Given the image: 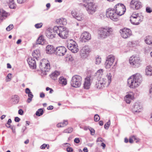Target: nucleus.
<instances>
[{"label": "nucleus", "mask_w": 152, "mask_h": 152, "mask_svg": "<svg viewBox=\"0 0 152 152\" xmlns=\"http://www.w3.org/2000/svg\"><path fill=\"white\" fill-rule=\"evenodd\" d=\"M142 81V77L139 73H136L132 75L128 79V84L131 88L137 87Z\"/></svg>", "instance_id": "nucleus-1"}, {"label": "nucleus", "mask_w": 152, "mask_h": 152, "mask_svg": "<svg viewBox=\"0 0 152 152\" xmlns=\"http://www.w3.org/2000/svg\"><path fill=\"white\" fill-rule=\"evenodd\" d=\"M84 4L83 6L85 7L87 13L90 15L94 14L96 11L97 6L94 0H83Z\"/></svg>", "instance_id": "nucleus-2"}, {"label": "nucleus", "mask_w": 152, "mask_h": 152, "mask_svg": "<svg viewBox=\"0 0 152 152\" xmlns=\"http://www.w3.org/2000/svg\"><path fill=\"white\" fill-rule=\"evenodd\" d=\"M53 31L62 39H66L69 36V30L64 27L56 26L53 28Z\"/></svg>", "instance_id": "nucleus-3"}, {"label": "nucleus", "mask_w": 152, "mask_h": 152, "mask_svg": "<svg viewBox=\"0 0 152 152\" xmlns=\"http://www.w3.org/2000/svg\"><path fill=\"white\" fill-rule=\"evenodd\" d=\"M82 82V78L81 76L78 75H75L72 77L70 82L72 86L75 88H79L81 86Z\"/></svg>", "instance_id": "nucleus-4"}, {"label": "nucleus", "mask_w": 152, "mask_h": 152, "mask_svg": "<svg viewBox=\"0 0 152 152\" xmlns=\"http://www.w3.org/2000/svg\"><path fill=\"white\" fill-rule=\"evenodd\" d=\"M143 16L138 13H133L130 17V21L134 25H138L142 21Z\"/></svg>", "instance_id": "nucleus-5"}, {"label": "nucleus", "mask_w": 152, "mask_h": 152, "mask_svg": "<svg viewBox=\"0 0 152 152\" xmlns=\"http://www.w3.org/2000/svg\"><path fill=\"white\" fill-rule=\"evenodd\" d=\"M113 32V29L110 28H102L98 31V34L100 38L103 39L109 36Z\"/></svg>", "instance_id": "nucleus-6"}, {"label": "nucleus", "mask_w": 152, "mask_h": 152, "mask_svg": "<svg viewBox=\"0 0 152 152\" xmlns=\"http://www.w3.org/2000/svg\"><path fill=\"white\" fill-rule=\"evenodd\" d=\"M39 67L43 72H48L50 69V65L48 60L46 59H44L40 62Z\"/></svg>", "instance_id": "nucleus-7"}, {"label": "nucleus", "mask_w": 152, "mask_h": 152, "mask_svg": "<svg viewBox=\"0 0 152 152\" xmlns=\"http://www.w3.org/2000/svg\"><path fill=\"white\" fill-rule=\"evenodd\" d=\"M142 60L137 56H132L130 57L129 62L131 66L134 68L139 67L141 64Z\"/></svg>", "instance_id": "nucleus-8"}, {"label": "nucleus", "mask_w": 152, "mask_h": 152, "mask_svg": "<svg viewBox=\"0 0 152 152\" xmlns=\"http://www.w3.org/2000/svg\"><path fill=\"white\" fill-rule=\"evenodd\" d=\"M106 15L113 21L118 20V16L114 8H109L106 11Z\"/></svg>", "instance_id": "nucleus-9"}, {"label": "nucleus", "mask_w": 152, "mask_h": 152, "mask_svg": "<svg viewBox=\"0 0 152 152\" xmlns=\"http://www.w3.org/2000/svg\"><path fill=\"white\" fill-rule=\"evenodd\" d=\"M67 47L73 53H76L78 51L77 44L72 39H70L68 42Z\"/></svg>", "instance_id": "nucleus-10"}, {"label": "nucleus", "mask_w": 152, "mask_h": 152, "mask_svg": "<svg viewBox=\"0 0 152 152\" xmlns=\"http://www.w3.org/2000/svg\"><path fill=\"white\" fill-rule=\"evenodd\" d=\"M114 8L118 16L122 15L125 12L126 9L125 6L122 4H117L114 7Z\"/></svg>", "instance_id": "nucleus-11"}, {"label": "nucleus", "mask_w": 152, "mask_h": 152, "mask_svg": "<svg viewBox=\"0 0 152 152\" xmlns=\"http://www.w3.org/2000/svg\"><path fill=\"white\" fill-rule=\"evenodd\" d=\"M115 58V56L112 55H109L107 57L104 64L105 67L106 69H109L113 66Z\"/></svg>", "instance_id": "nucleus-12"}, {"label": "nucleus", "mask_w": 152, "mask_h": 152, "mask_svg": "<svg viewBox=\"0 0 152 152\" xmlns=\"http://www.w3.org/2000/svg\"><path fill=\"white\" fill-rule=\"evenodd\" d=\"M71 14L73 18L78 21H81L84 19V15L82 13H78L75 10H73L71 12Z\"/></svg>", "instance_id": "nucleus-13"}, {"label": "nucleus", "mask_w": 152, "mask_h": 152, "mask_svg": "<svg viewBox=\"0 0 152 152\" xmlns=\"http://www.w3.org/2000/svg\"><path fill=\"white\" fill-rule=\"evenodd\" d=\"M120 32L121 37L126 39L129 37L131 34V31L130 29L124 28L120 31Z\"/></svg>", "instance_id": "nucleus-14"}, {"label": "nucleus", "mask_w": 152, "mask_h": 152, "mask_svg": "<svg viewBox=\"0 0 152 152\" xmlns=\"http://www.w3.org/2000/svg\"><path fill=\"white\" fill-rule=\"evenodd\" d=\"M66 51V48L62 46L57 47L55 50L56 55L60 56H62L65 55Z\"/></svg>", "instance_id": "nucleus-15"}, {"label": "nucleus", "mask_w": 152, "mask_h": 152, "mask_svg": "<svg viewBox=\"0 0 152 152\" xmlns=\"http://www.w3.org/2000/svg\"><path fill=\"white\" fill-rule=\"evenodd\" d=\"M142 110V107L139 102H137L134 103L132 108L133 112L136 114L141 112Z\"/></svg>", "instance_id": "nucleus-16"}, {"label": "nucleus", "mask_w": 152, "mask_h": 152, "mask_svg": "<svg viewBox=\"0 0 152 152\" xmlns=\"http://www.w3.org/2000/svg\"><path fill=\"white\" fill-rule=\"evenodd\" d=\"M131 7L138 10L142 7L141 2L139 0H132L130 3Z\"/></svg>", "instance_id": "nucleus-17"}, {"label": "nucleus", "mask_w": 152, "mask_h": 152, "mask_svg": "<svg viewBox=\"0 0 152 152\" xmlns=\"http://www.w3.org/2000/svg\"><path fill=\"white\" fill-rule=\"evenodd\" d=\"M80 38L82 42H86L91 39V35L88 32H84L81 34Z\"/></svg>", "instance_id": "nucleus-18"}, {"label": "nucleus", "mask_w": 152, "mask_h": 152, "mask_svg": "<svg viewBox=\"0 0 152 152\" xmlns=\"http://www.w3.org/2000/svg\"><path fill=\"white\" fill-rule=\"evenodd\" d=\"M29 67L32 69H35L36 67V62L34 58L32 57H29L27 60Z\"/></svg>", "instance_id": "nucleus-19"}, {"label": "nucleus", "mask_w": 152, "mask_h": 152, "mask_svg": "<svg viewBox=\"0 0 152 152\" xmlns=\"http://www.w3.org/2000/svg\"><path fill=\"white\" fill-rule=\"evenodd\" d=\"M54 32L53 31V29H52L51 28H48L47 29L45 32L46 36L49 39H52L55 37V34H54Z\"/></svg>", "instance_id": "nucleus-20"}, {"label": "nucleus", "mask_w": 152, "mask_h": 152, "mask_svg": "<svg viewBox=\"0 0 152 152\" xmlns=\"http://www.w3.org/2000/svg\"><path fill=\"white\" fill-rule=\"evenodd\" d=\"M107 83V80L105 79H102V80L99 81L96 83L95 86L98 89H101L104 87Z\"/></svg>", "instance_id": "nucleus-21"}, {"label": "nucleus", "mask_w": 152, "mask_h": 152, "mask_svg": "<svg viewBox=\"0 0 152 152\" xmlns=\"http://www.w3.org/2000/svg\"><path fill=\"white\" fill-rule=\"evenodd\" d=\"M89 50L88 46H85L83 47L80 51V55L84 56L85 55H87L88 53Z\"/></svg>", "instance_id": "nucleus-22"}, {"label": "nucleus", "mask_w": 152, "mask_h": 152, "mask_svg": "<svg viewBox=\"0 0 152 152\" xmlns=\"http://www.w3.org/2000/svg\"><path fill=\"white\" fill-rule=\"evenodd\" d=\"M9 15V13L7 12L2 9H0V23L2 21L4 18H6Z\"/></svg>", "instance_id": "nucleus-23"}, {"label": "nucleus", "mask_w": 152, "mask_h": 152, "mask_svg": "<svg viewBox=\"0 0 152 152\" xmlns=\"http://www.w3.org/2000/svg\"><path fill=\"white\" fill-rule=\"evenodd\" d=\"M133 97V96L132 93L130 92L125 96L124 99L127 103L129 104Z\"/></svg>", "instance_id": "nucleus-24"}, {"label": "nucleus", "mask_w": 152, "mask_h": 152, "mask_svg": "<svg viewBox=\"0 0 152 152\" xmlns=\"http://www.w3.org/2000/svg\"><path fill=\"white\" fill-rule=\"evenodd\" d=\"M32 56L33 58H35L37 60H38L40 57L39 50L38 49L34 50L32 53Z\"/></svg>", "instance_id": "nucleus-25"}, {"label": "nucleus", "mask_w": 152, "mask_h": 152, "mask_svg": "<svg viewBox=\"0 0 152 152\" xmlns=\"http://www.w3.org/2000/svg\"><path fill=\"white\" fill-rule=\"evenodd\" d=\"M94 78V76L92 74L88 75L85 79L84 82L90 83L91 84Z\"/></svg>", "instance_id": "nucleus-26"}, {"label": "nucleus", "mask_w": 152, "mask_h": 152, "mask_svg": "<svg viewBox=\"0 0 152 152\" xmlns=\"http://www.w3.org/2000/svg\"><path fill=\"white\" fill-rule=\"evenodd\" d=\"M53 47L51 45H48L46 47V53L48 54H51L54 51Z\"/></svg>", "instance_id": "nucleus-27"}, {"label": "nucleus", "mask_w": 152, "mask_h": 152, "mask_svg": "<svg viewBox=\"0 0 152 152\" xmlns=\"http://www.w3.org/2000/svg\"><path fill=\"white\" fill-rule=\"evenodd\" d=\"M60 75V72L58 71H56L50 75V77L53 80H57L58 77Z\"/></svg>", "instance_id": "nucleus-28"}, {"label": "nucleus", "mask_w": 152, "mask_h": 152, "mask_svg": "<svg viewBox=\"0 0 152 152\" xmlns=\"http://www.w3.org/2000/svg\"><path fill=\"white\" fill-rule=\"evenodd\" d=\"M56 22L59 24L65 25L67 23L66 20L64 18H61L57 19L56 20Z\"/></svg>", "instance_id": "nucleus-29"}, {"label": "nucleus", "mask_w": 152, "mask_h": 152, "mask_svg": "<svg viewBox=\"0 0 152 152\" xmlns=\"http://www.w3.org/2000/svg\"><path fill=\"white\" fill-rule=\"evenodd\" d=\"M46 43V41L44 39L43 37L42 36H40L37 39L36 42V44H40L42 45H45Z\"/></svg>", "instance_id": "nucleus-30"}, {"label": "nucleus", "mask_w": 152, "mask_h": 152, "mask_svg": "<svg viewBox=\"0 0 152 152\" xmlns=\"http://www.w3.org/2000/svg\"><path fill=\"white\" fill-rule=\"evenodd\" d=\"M103 75V70L102 69H100L98 70L95 73V75H93L94 77H96L101 78Z\"/></svg>", "instance_id": "nucleus-31"}, {"label": "nucleus", "mask_w": 152, "mask_h": 152, "mask_svg": "<svg viewBox=\"0 0 152 152\" xmlns=\"http://www.w3.org/2000/svg\"><path fill=\"white\" fill-rule=\"evenodd\" d=\"M144 41L147 44L152 45V37L149 36L146 37Z\"/></svg>", "instance_id": "nucleus-32"}, {"label": "nucleus", "mask_w": 152, "mask_h": 152, "mask_svg": "<svg viewBox=\"0 0 152 152\" xmlns=\"http://www.w3.org/2000/svg\"><path fill=\"white\" fill-rule=\"evenodd\" d=\"M12 102L14 104H17L19 102V97L17 95H14L12 96Z\"/></svg>", "instance_id": "nucleus-33"}, {"label": "nucleus", "mask_w": 152, "mask_h": 152, "mask_svg": "<svg viewBox=\"0 0 152 152\" xmlns=\"http://www.w3.org/2000/svg\"><path fill=\"white\" fill-rule=\"evenodd\" d=\"M146 75L147 76L152 75V68L150 66H148L145 69Z\"/></svg>", "instance_id": "nucleus-34"}, {"label": "nucleus", "mask_w": 152, "mask_h": 152, "mask_svg": "<svg viewBox=\"0 0 152 152\" xmlns=\"http://www.w3.org/2000/svg\"><path fill=\"white\" fill-rule=\"evenodd\" d=\"M68 124V121L67 120H64V122L58 124H57V126L58 127H64L66 126Z\"/></svg>", "instance_id": "nucleus-35"}, {"label": "nucleus", "mask_w": 152, "mask_h": 152, "mask_svg": "<svg viewBox=\"0 0 152 152\" xmlns=\"http://www.w3.org/2000/svg\"><path fill=\"white\" fill-rule=\"evenodd\" d=\"M112 75L111 73L109 72H108L106 76V77L107 78L108 81V84L107 85H109L110 83H111V79L112 77Z\"/></svg>", "instance_id": "nucleus-36"}, {"label": "nucleus", "mask_w": 152, "mask_h": 152, "mask_svg": "<svg viewBox=\"0 0 152 152\" xmlns=\"http://www.w3.org/2000/svg\"><path fill=\"white\" fill-rule=\"evenodd\" d=\"M16 6L14 0H9V6L10 8L15 9L16 8Z\"/></svg>", "instance_id": "nucleus-37"}, {"label": "nucleus", "mask_w": 152, "mask_h": 152, "mask_svg": "<svg viewBox=\"0 0 152 152\" xmlns=\"http://www.w3.org/2000/svg\"><path fill=\"white\" fill-rule=\"evenodd\" d=\"M59 81L60 84L64 85H66L67 83L66 79L63 77L59 78Z\"/></svg>", "instance_id": "nucleus-38"}, {"label": "nucleus", "mask_w": 152, "mask_h": 152, "mask_svg": "<svg viewBox=\"0 0 152 152\" xmlns=\"http://www.w3.org/2000/svg\"><path fill=\"white\" fill-rule=\"evenodd\" d=\"M28 98L27 100V102L28 103H30L32 101V98L33 97V95L32 92L28 94Z\"/></svg>", "instance_id": "nucleus-39"}, {"label": "nucleus", "mask_w": 152, "mask_h": 152, "mask_svg": "<svg viewBox=\"0 0 152 152\" xmlns=\"http://www.w3.org/2000/svg\"><path fill=\"white\" fill-rule=\"evenodd\" d=\"M43 113V111L42 109H39L36 112V115L38 116H40L42 115Z\"/></svg>", "instance_id": "nucleus-40"}, {"label": "nucleus", "mask_w": 152, "mask_h": 152, "mask_svg": "<svg viewBox=\"0 0 152 152\" xmlns=\"http://www.w3.org/2000/svg\"><path fill=\"white\" fill-rule=\"evenodd\" d=\"M101 59L100 57L98 56L96 57L95 61L96 64H99L101 63Z\"/></svg>", "instance_id": "nucleus-41"}, {"label": "nucleus", "mask_w": 152, "mask_h": 152, "mask_svg": "<svg viewBox=\"0 0 152 152\" xmlns=\"http://www.w3.org/2000/svg\"><path fill=\"white\" fill-rule=\"evenodd\" d=\"M72 131L73 128L72 127H69L64 130L63 132L70 133L72 132Z\"/></svg>", "instance_id": "nucleus-42"}, {"label": "nucleus", "mask_w": 152, "mask_h": 152, "mask_svg": "<svg viewBox=\"0 0 152 152\" xmlns=\"http://www.w3.org/2000/svg\"><path fill=\"white\" fill-rule=\"evenodd\" d=\"M91 85V84L90 83L84 82V88L86 89H88L90 88Z\"/></svg>", "instance_id": "nucleus-43"}, {"label": "nucleus", "mask_w": 152, "mask_h": 152, "mask_svg": "<svg viewBox=\"0 0 152 152\" xmlns=\"http://www.w3.org/2000/svg\"><path fill=\"white\" fill-rule=\"evenodd\" d=\"M12 74L11 73H9L8 74L6 77V81L7 82H9L10 81L11 78Z\"/></svg>", "instance_id": "nucleus-44"}, {"label": "nucleus", "mask_w": 152, "mask_h": 152, "mask_svg": "<svg viewBox=\"0 0 152 152\" xmlns=\"http://www.w3.org/2000/svg\"><path fill=\"white\" fill-rule=\"evenodd\" d=\"M110 124V120H109L104 125V127L106 129H108L109 128V126Z\"/></svg>", "instance_id": "nucleus-45"}, {"label": "nucleus", "mask_w": 152, "mask_h": 152, "mask_svg": "<svg viewBox=\"0 0 152 152\" xmlns=\"http://www.w3.org/2000/svg\"><path fill=\"white\" fill-rule=\"evenodd\" d=\"M13 24H10L6 28V30L7 31H10L13 28Z\"/></svg>", "instance_id": "nucleus-46"}, {"label": "nucleus", "mask_w": 152, "mask_h": 152, "mask_svg": "<svg viewBox=\"0 0 152 152\" xmlns=\"http://www.w3.org/2000/svg\"><path fill=\"white\" fill-rule=\"evenodd\" d=\"M43 25L42 23H37L35 25V27L37 28H41Z\"/></svg>", "instance_id": "nucleus-47"}, {"label": "nucleus", "mask_w": 152, "mask_h": 152, "mask_svg": "<svg viewBox=\"0 0 152 152\" xmlns=\"http://www.w3.org/2000/svg\"><path fill=\"white\" fill-rule=\"evenodd\" d=\"M94 121H98L100 120V117L99 115L97 114H96L94 117Z\"/></svg>", "instance_id": "nucleus-48"}, {"label": "nucleus", "mask_w": 152, "mask_h": 152, "mask_svg": "<svg viewBox=\"0 0 152 152\" xmlns=\"http://www.w3.org/2000/svg\"><path fill=\"white\" fill-rule=\"evenodd\" d=\"M146 12L149 13H150L152 12V9L149 7H147L146 8Z\"/></svg>", "instance_id": "nucleus-49"}, {"label": "nucleus", "mask_w": 152, "mask_h": 152, "mask_svg": "<svg viewBox=\"0 0 152 152\" xmlns=\"http://www.w3.org/2000/svg\"><path fill=\"white\" fill-rule=\"evenodd\" d=\"M89 129L91 132V134L92 135H94V134L95 132L94 129L91 127L89 128Z\"/></svg>", "instance_id": "nucleus-50"}, {"label": "nucleus", "mask_w": 152, "mask_h": 152, "mask_svg": "<svg viewBox=\"0 0 152 152\" xmlns=\"http://www.w3.org/2000/svg\"><path fill=\"white\" fill-rule=\"evenodd\" d=\"M104 141V140L101 137H99L96 140V142H103Z\"/></svg>", "instance_id": "nucleus-51"}, {"label": "nucleus", "mask_w": 152, "mask_h": 152, "mask_svg": "<svg viewBox=\"0 0 152 152\" xmlns=\"http://www.w3.org/2000/svg\"><path fill=\"white\" fill-rule=\"evenodd\" d=\"M66 151L67 152H72L73 149L71 147H67L66 148Z\"/></svg>", "instance_id": "nucleus-52"}, {"label": "nucleus", "mask_w": 152, "mask_h": 152, "mask_svg": "<svg viewBox=\"0 0 152 152\" xmlns=\"http://www.w3.org/2000/svg\"><path fill=\"white\" fill-rule=\"evenodd\" d=\"M25 92L26 94H28L31 92L29 88H27L25 89Z\"/></svg>", "instance_id": "nucleus-53"}, {"label": "nucleus", "mask_w": 152, "mask_h": 152, "mask_svg": "<svg viewBox=\"0 0 152 152\" xmlns=\"http://www.w3.org/2000/svg\"><path fill=\"white\" fill-rule=\"evenodd\" d=\"M47 146V144H44L40 146V148L41 149H44Z\"/></svg>", "instance_id": "nucleus-54"}, {"label": "nucleus", "mask_w": 152, "mask_h": 152, "mask_svg": "<svg viewBox=\"0 0 152 152\" xmlns=\"http://www.w3.org/2000/svg\"><path fill=\"white\" fill-rule=\"evenodd\" d=\"M26 0H17L18 3L19 4H22L24 3Z\"/></svg>", "instance_id": "nucleus-55"}, {"label": "nucleus", "mask_w": 152, "mask_h": 152, "mask_svg": "<svg viewBox=\"0 0 152 152\" xmlns=\"http://www.w3.org/2000/svg\"><path fill=\"white\" fill-rule=\"evenodd\" d=\"M74 142L76 143H79L80 142L79 139L78 138H75L74 140Z\"/></svg>", "instance_id": "nucleus-56"}, {"label": "nucleus", "mask_w": 152, "mask_h": 152, "mask_svg": "<svg viewBox=\"0 0 152 152\" xmlns=\"http://www.w3.org/2000/svg\"><path fill=\"white\" fill-rule=\"evenodd\" d=\"M18 113L19 114L22 115L23 114V111L22 109H20L18 111Z\"/></svg>", "instance_id": "nucleus-57"}, {"label": "nucleus", "mask_w": 152, "mask_h": 152, "mask_svg": "<svg viewBox=\"0 0 152 152\" xmlns=\"http://www.w3.org/2000/svg\"><path fill=\"white\" fill-rule=\"evenodd\" d=\"M20 119L18 117H15V122H18L20 121Z\"/></svg>", "instance_id": "nucleus-58"}, {"label": "nucleus", "mask_w": 152, "mask_h": 152, "mask_svg": "<svg viewBox=\"0 0 152 152\" xmlns=\"http://www.w3.org/2000/svg\"><path fill=\"white\" fill-rule=\"evenodd\" d=\"M5 125L8 128H10L12 129H13V127L10 125H8V124H6Z\"/></svg>", "instance_id": "nucleus-59"}, {"label": "nucleus", "mask_w": 152, "mask_h": 152, "mask_svg": "<svg viewBox=\"0 0 152 152\" xmlns=\"http://www.w3.org/2000/svg\"><path fill=\"white\" fill-rule=\"evenodd\" d=\"M101 146L103 147L102 148L103 149H104L106 147L105 144L103 142H102L101 144Z\"/></svg>", "instance_id": "nucleus-60"}, {"label": "nucleus", "mask_w": 152, "mask_h": 152, "mask_svg": "<svg viewBox=\"0 0 152 152\" xmlns=\"http://www.w3.org/2000/svg\"><path fill=\"white\" fill-rule=\"evenodd\" d=\"M40 96L41 98H44L45 96V94L43 93H41L40 94Z\"/></svg>", "instance_id": "nucleus-61"}, {"label": "nucleus", "mask_w": 152, "mask_h": 152, "mask_svg": "<svg viewBox=\"0 0 152 152\" xmlns=\"http://www.w3.org/2000/svg\"><path fill=\"white\" fill-rule=\"evenodd\" d=\"M53 109V107L52 106L50 105L47 108V109L48 110H52Z\"/></svg>", "instance_id": "nucleus-62"}, {"label": "nucleus", "mask_w": 152, "mask_h": 152, "mask_svg": "<svg viewBox=\"0 0 152 152\" xmlns=\"http://www.w3.org/2000/svg\"><path fill=\"white\" fill-rule=\"evenodd\" d=\"M11 122H12L11 120V119H8V121L7 124L10 125V124L11 123Z\"/></svg>", "instance_id": "nucleus-63"}, {"label": "nucleus", "mask_w": 152, "mask_h": 152, "mask_svg": "<svg viewBox=\"0 0 152 152\" xmlns=\"http://www.w3.org/2000/svg\"><path fill=\"white\" fill-rule=\"evenodd\" d=\"M132 137L133 139V140H136L135 142H137L138 141V140L135 137V136H133Z\"/></svg>", "instance_id": "nucleus-64"}]
</instances>
